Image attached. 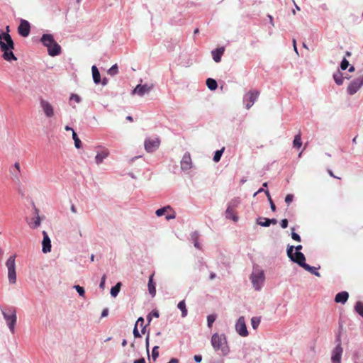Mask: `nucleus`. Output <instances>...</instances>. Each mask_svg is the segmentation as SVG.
Here are the masks:
<instances>
[{
    "label": "nucleus",
    "mask_w": 363,
    "mask_h": 363,
    "mask_svg": "<svg viewBox=\"0 0 363 363\" xmlns=\"http://www.w3.org/2000/svg\"><path fill=\"white\" fill-rule=\"evenodd\" d=\"M294 246H288L286 250L287 256L294 262L298 264L300 267H303L305 270L308 271L311 274L320 277V274L318 272V267H311L306 263V258L302 252L293 253Z\"/></svg>",
    "instance_id": "f257e3e1"
},
{
    "label": "nucleus",
    "mask_w": 363,
    "mask_h": 363,
    "mask_svg": "<svg viewBox=\"0 0 363 363\" xmlns=\"http://www.w3.org/2000/svg\"><path fill=\"white\" fill-rule=\"evenodd\" d=\"M0 48L4 52L3 58L5 60L11 61L17 60L12 51L14 48L13 41L8 33L2 32L0 33Z\"/></svg>",
    "instance_id": "f03ea898"
},
{
    "label": "nucleus",
    "mask_w": 363,
    "mask_h": 363,
    "mask_svg": "<svg viewBox=\"0 0 363 363\" xmlns=\"http://www.w3.org/2000/svg\"><path fill=\"white\" fill-rule=\"evenodd\" d=\"M211 344L213 350L223 356H226L230 353L227 337L223 333H216L213 334L211 338Z\"/></svg>",
    "instance_id": "7ed1b4c3"
},
{
    "label": "nucleus",
    "mask_w": 363,
    "mask_h": 363,
    "mask_svg": "<svg viewBox=\"0 0 363 363\" xmlns=\"http://www.w3.org/2000/svg\"><path fill=\"white\" fill-rule=\"evenodd\" d=\"M249 279L255 291H261L264 285L266 280V276L264 269L257 264L254 265L252 272L249 277Z\"/></svg>",
    "instance_id": "20e7f679"
},
{
    "label": "nucleus",
    "mask_w": 363,
    "mask_h": 363,
    "mask_svg": "<svg viewBox=\"0 0 363 363\" xmlns=\"http://www.w3.org/2000/svg\"><path fill=\"white\" fill-rule=\"evenodd\" d=\"M1 311L10 332L13 334L17 321L16 308L11 306L6 308H1Z\"/></svg>",
    "instance_id": "39448f33"
},
{
    "label": "nucleus",
    "mask_w": 363,
    "mask_h": 363,
    "mask_svg": "<svg viewBox=\"0 0 363 363\" xmlns=\"http://www.w3.org/2000/svg\"><path fill=\"white\" fill-rule=\"evenodd\" d=\"M40 40L42 43L48 48V54L50 56H56L61 52V47L54 40L52 35L44 34Z\"/></svg>",
    "instance_id": "423d86ee"
},
{
    "label": "nucleus",
    "mask_w": 363,
    "mask_h": 363,
    "mask_svg": "<svg viewBox=\"0 0 363 363\" xmlns=\"http://www.w3.org/2000/svg\"><path fill=\"white\" fill-rule=\"evenodd\" d=\"M15 259L16 255H12L6 262V266L8 269V279L10 284H15L16 282Z\"/></svg>",
    "instance_id": "0eeeda50"
},
{
    "label": "nucleus",
    "mask_w": 363,
    "mask_h": 363,
    "mask_svg": "<svg viewBox=\"0 0 363 363\" xmlns=\"http://www.w3.org/2000/svg\"><path fill=\"white\" fill-rule=\"evenodd\" d=\"M160 145V140L158 138H148L145 140L144 146L147 152H153Z\"/></svg>",
    "instance_id": "6e6552de"
},
{
    "label": "nucleus",
    "mask_w": 363,
    "mask_h": 363,
    "mask_svg": "<svg viewBox=\"0 0 363 363\" xmlns=\"http://www.w3.org/2000/svg\"><path fill=\"white\" fill-rule=\"evenodd\" d=\"M363 86V75L354 79L347 86V93L353 95Z\"/></svg>",
    "instance_id": "1a4fd4ad"
},
{
    "label": "nucleus",
    "mask_w": 363,
    "mask_h": 363,
    "mask_svg": "<svg viewBox=\"0 0 363 363\" xmlns=\"http://www.w3.org/2000/svg\"><path fill=\"white\" fill-rule=\"evenodd\" d=\"M235 330L242 337H247L249 334L247 329L245 318L240 316L235 323Z\"/></svg>",
    "instance_id": "9d476101"
},
{
    "label": "nucleus",
    "mask_w": 363,
    "mask_h": 363,
    "mask_svg": "<svg viewBox=\"0 0 363 363\" xmlns=\"http://www.w3.org/2000/svg\"><path fill=\"white\" fill-rule=\"evenodd\" d=\"M155 214L160 217L165 216L167 220L174 218L176 213L170 206H167L156 211Z\"/></svg>",
    "instance_id": "9b49d317"
},
{
    "label": "nucleus",
    "mask_w": 363,
    "mask_h": 363,
    "mask_svg": "<svg viewBox=\"0 0 363 363\" xmlns=\"http://www.w3.org/2000/svg\"><path fill=\"white\" fill-rule=\"evenodd\" d=\"M259 91L257 90L250 91L244 97V100L246 101V108H250L254 103L258 99Z\"/></svg>",
    "instance_id": "f8f14e48"
},
{
    "label": "nucleus",
    "mask_w": 363,
    "mask_h": 363,
    "mask_svg": "<svg viewBox=\"0 0 363 363\" xmlns=\"http://www.w3.org/2000/svg\"><path fill=\"white\" fill-rule=\"evenodd\" d=\"M40 104L45 115L48 118H51L54 116L53 106L49 101L42 99H40Z\"/></svg>",
    "instance_id": "ddd939ff"
},
{
    "label": "nucleus",
    "mask_w": 363,
    "mask_h": 363,
    "mask_svg": "<svg viewBox=\"0 0 363 363\" xmlns=\"http://www.w3.org/2000/svg\"><path fill=\"white\" fill-rule=\"evenodd\" d=\"M92 79L95 84H101L103 86L106 85L108 82L106 77H104L102 79H101L99 71L96 66H92Z\"/></svg>",
    "instance_id": "4468645a"
},
{
    "label": "nucleus",
    "mask_w": 363,
    "mask_h": 363,
    "mask_svg": "<svg viewBox=\"0 0 363 363\" xmlns=\"http://www.w3.org/2000/svg\"><path fill=\"white\" fill-rule=\"evenodd\" d=\"M153 86L152 85H147V84H138L136 86V87L132 91V94H138L140 96H144L145 94L150 92Z\"/></svg>",
    "instance_id": "2eb2a0df"
},
{
    "label": "nucleus",
    "mask_w": 363,
    "mask_h": 363,
    "mask_svg": "<svg viewBox=\"0 0 363 363\" xmlns=\"http://www.w3.org/2000/svg\"><path fill=\"white\" fill-rule=\"evenodd\" d=\"M342 352V347H341V344L339 342L333 351L331 357L333 363H341V357Z\"/></svg>",
    "instance_id": "dca6fc26"
},
{
    "label": "nucleus",
    "mask_w": 363,
    "mask_h": 363,
    "mask_svg": "<svg viewBox=\"0 0 363 363\" xmlns=\"http://www.w3.org/2000/svg\"><path fill=\"white\" fill-rule=\"evenodd\" d=\"M238 204L237 201H232L225 211V217L228 219H232L233 221H237L238 218L235 213V208Z\"/></svg>",
    "instance_id": "f3484780"
},
{
    "label": "nucleus",
    "mask_w": 363,
    "mask_h": 363,
    "mask_svg": "<svg viewBox=\"0 0 363 363\" xmlns=\"http://www.w3.org/2000/svg\"><path fill=\"white\" fill-rule=\"evenodd\" d=\"M43 239L42 241V252L43 253H48L51 251V240L48 235V233L43 230Z\"/></svg>",
    "instance_id": "a211bd4d"
},
{
    "label": "nucleus",
    "mask_w": 363,
    "mask_h": 363,
    "mask_svg": "<svg viewBox=\"0 0 363 363\" xmlns=\"http://www.w3.org/2000/svg\"><path fill=\"white\" fill-rule=\"evenodd\" d=\"M18 30L21 36L27 37L30 30V23L26 20H21Z\"/></svg>",
    "instance_id": "6ab92c4d"
},
{
    "label": "nucleus",
    "mask_w": 363,
    "mask_h": 363,
    "mask_svg": "<svg viewBox=\"0 0 363 363\" xmlns=\"http://www.w3.org/2000/svg\"><path fill=\"white\" fill-rule=\"evenodd\" d=\"M192 167V161L189 152H186L181 160V168L183 170H189Z\"/></svg>",
    "instance_id": "aec40b11"
},
{
    "label": "nucleus",
    "mask_w": 363,
    "mask_h": 363,
    "mask_svg": "<svg viewBox=\"0 0 363 363\" xmlns=\"http://www.w3.org/2000/svg\"><path fill=\"white\" fill-rule=\"evenodd\" d=\"M108 155V151L105 147H98L96 150V155L95 157V162L97 164L102 162L103 160Z\"/></svg>",
    "instance_id": "412c9836"
},
{
    "label": "nucleus",
    "mask_w": 363,
    "mask_h": 363,
    "mask_svg": "<svg viewBox=\"0 0 363 363\" xmlns=\"http://www.w3.org/2000/svg\"><path fill=\"white\" fill-rule=\"evenodd\" d=\"M349 298V294L347 291H341L336 294L335 297V301L336 303H340L345 304Z\"/></svg>",
    "instance_id": "4be33fe9"
},
{
    "label": "nucleus",
    "mask_w": 363,
    "mask_h": 363,
    "mask_svg": "<svg viewBox=\"0 0 363 363\" xmlns=\"http://www.w3.org/2000/svg\"><path fill=\"white\" fill-rule=\"evenodd\" d=\"M257 223L263 227H268L270 224L276 225L277 223V220L276 219L259 218L257 220Z\"/></svg>",
    "instance_id": "5701e85b"
},
{
    "label": "nucleus",
    "mask_w": 363,
    "mask_h": 363,
    "mask_svg": "<svg viewBox=\"0 0 363 363\" xmlns=\"http://www.w3.org/2000/svg\"><path fill=\"white\" fill-rule=\"evenodd\" d=\"M224 51H225L224 48H217L211 52L213 59L216 62H220L221 57L223 55Z\"/></svg>",
    "instance_id": "b1692460"
},
{
    "label": "nucleus",
    "mask_w": 363,
    "mask_h": 363,
    "mask_svg": "<svg viewBox=\"0 0 363 363\" xmlns=\"http://www.w3.org/2000/svg\"><path fill=\"white\" fill-rule=\"evenodd\" d=\"M154 274H151L148 280V291L152 297H154L156 294L155 283L153 281Z\"/></svg>",
    "instance_id": "393cba45"
},
{
    "label": "nucleus",
    "mask_w": 363,
    "mask_h": 363,
    "mask_svg": "<svg viewBox=\"0 0 363 363\" xmlns=\"http://www.w3.org/2000/svg\"><path fill=\"white\" fill-rule=\"evenodd\" d=\"M206 84L208 88L211 91L216 90L218 87L216 81L212 78H208Z\"/></svg>",
    "instance_id": "a878e982"
},
{
    "label": "nucleus",
    "mask_w": 363,
    "mask_h": 363,
    "mask_svg": "<svg viewBox=\"0 0 363 363\" xmlns=\"http://www.w3.org/2000/svg\"><path fill=\"white\" fill-rule=\"evenodd\" d=\"M28 224L33 225L35 227L40 225V218L37 212H35L33 217L30 218Z\"/></svg>",
    "instance_id": "bb28decb"
},
{
    "label": "nucleus",
    "mask_w": 363,
    "mask_h": 363,
    "mask_svg": "<svg viewBox=\"0 0 363 363\" xmlns=\"http://www.w3.org/2000/svg\"><path fill=\"white\" fill-rule=\"evenodd\" d=\"M177 307L182 311V316L185 318L188 313L185 301L183 300L179 302Z\"/></svg>",
    "instance_id": "cd10ccee"
},
{
    "label": "nucleus",
    "mask_w": 363,
    "mask_h": 363,
    "mask_svg": "<svg viewBox=\"0 0 363 363\" xmlns=\"http://www.w3.org/2000/svg\"><path fill=\"white\" fill-rule=\"evenodd\" d=\"M293 145L294 147L300 148L302 145V141H301V135L299 132L297 135H295L294 141H293Z\"/></svg>",
    "instance_id": "c85d7f7f"
},
{
    "label": "nucleus",
    "mask_w": 363,
    "mask_h": 363,
    "mask_svg": "<svg viewBox=\"0 0 363 363\" xmlns=\"http://www.w3.org/2000/svg\"><path fill=\"white\" fill-rule=\"evenodd\" d=\"M121 283L118 282L111 289V295L113 297H116L120 292Z\"/></svg>",
    "instance_id": "c756f323"
},
{
    "label": "nucleus",
    "mask_w": 363,
    "mask_h": 363,
    "mask_svg": "<svg viewBox=\"0 0 363 363\" xmlns=\"http://www.w3.org/2000/svg\"><path fill=\"white\" fill-rule=\"evenodd\" d=\"M354 311L363 318V302L357 301L354 305Z\"/></svg>",
    "instance_id": "7c9ffc66"
},
{
    "label": "nucleus",
    "mask_w": 363,
    "mask_h": 363,
    "mask_svg": "<svg viewBox=\"0 0 363 363\" xmlns=\"http://www.w3.org/2000/svg\"><path fill=\"white\" fill-rule=\"evenodd\" d=\"M333 78L335 83L338 85H341L343 83L342 74L340 72H337L333 74Z\"/></svg>",
    "instance_id": "2f4dec72"
},
{
    "label": "nucleus",
    "mask_w": 363,
    "mask_h": 363,
    "mask_svg": "<svg viewBox=\"0 0 363 363\" xmlns=\"http://www.w3.org/2000/svg\"><path fill=\"white\" fill-rule=\"evenodd\" d=\"M261 322L260 317H252L251 318V325L254 330H257Z\"/></svg>",
    "instance_id": "473e14b6"
},
{
    "label": "nucleus",
    "mask_w": 363,
    "mask_h": 363,
    "mask_svg": "<svg viewBox=\"0 0 363 363\" xmlns=\"http://www.w3.org/2000/svg\"><path fill=\"white\" fill-rule=\"evenodd\" d=\"M224 150H225V147H223L222 149L217 150L215 152V155H214V157L213 159L215 162H218L220 161V157H221Z\"/></svg>",
    "instance_id": "72a5a7b5"
},
{
    "label": "nucleus",
    "mask_w": 363,
    "mask_h": 363,
    "mask_svg": "<svg viewBox=\"0 0 363 363\" xmlns=\"http://www.w3.org/2000/svg\"><path fill=\"white\" fill-rule=\"evenodd\" d=\"M72 138L74 140L75 147L77 149H79L81 147L82 143H81V140H79V138H78L77 133H75V131H73Z\"/></svg>",
    "instance_id": "f704fd0d"
},
{
    "label": "nucleus",
    "mask_w": 363,
    "mask_h": 363,
    "mask_svg": "<svg viewBox=\"0 0 363 363\" xmlns=\"http://www.w3.org/2000/svg\"><path fill=\"white\" fill-rule=\"evenodd\" d=\"M216 319V315L215 314H211L207 316V324L208 328H211L213 323Z\"/></svg>",
    "instance_id": "c9c22d12"
},
{
    "label": "nucleus",
    "mask_w": 363,
    "mask_h": 363,
    "mask_svg": "<svg viewBox=\"0 0 363 363\" xmlns=\"http://www.w3.org/2000/svg\"><path fill=\"white\" fill-rule=\"evenodd\" d=\"M118 66L117 65H113L108 70V73L111 75V76H114L116 75L117 73H118Z\"/></svg>",
    "instance_id": "e433bc0d"
},
{
    "label": "nucleus",
    "mask_w": 363,
    "mask_h": 363,
    "mask_svg": "<svg viewBox=\"0 0 363 363\" xmlns=\"http://www.w3.org/2000/svg\"><path fill=\"white\" fill-rule=\"evenodd\" d=\"M74 288L76 289V291L78 292L79 295L80 296H84L85 294L84 289L79 286V285H74Z\"/></svg>",
    "instance_id": "4c0bfd02"
},
{
    "label": "nucleus",
    "mask_w": 363,
    "mask_h": 363,
    "mask_svg": "<svg viewBox=\"0 0 363 363\" xmlns=\"http://www.w3.org/2000/svg\"><path fill=\"white\" fill-rule=\"evenodd\" d=\"M158 350H159L158 346H155L152 349V357L153 360H156V359L159 357Z\"/></svg>",
    "instance_id": "58836bf2"
},
{
    "label": "nucleus",
    "mask_w": 363,
    "mask_h": 363,
    "mask_svg": "<svg viewBox=\"0 0 363 363\" xmlns=\"http://www.w3.org/2000/svg\"><path fill=\"white\" fill-rule=\"evenodd\" d=\"M136 327H140V328H143V327H145V325H144V318H142V317H140L136 323H135V325Z\"/></svg>",
    "instance_id": "ea45409f"
},
{
    "label": "nucleus",
    "mask_w": 363,
    "mask_h": 363,
    "mask_svg": "<svg viewBox=\"0 0 363 363\" xmlns=\"http://www.w3.org/2000/svg\"><path fill=\"white\" fill-rule=\"evenodd\" d=\"M349 67V62L345 58L340 64V67L342 70H345Z\"/></svg>",
    "instance_id": "a19ab883"
},
{
    "label": "nucleus",
    "mask_w": 363,
    "mask_h": 363,
    "mask_svg": "<svg viewBox=\"0 0 363 363\" xmlns=\"http://www.w3.org/2000/svg\"><path fill=\"white\" fill-rule=\"evenodd\" d=\"M293 199H294L293 194H287L286 196L285 197V202L289 206L293 201Z\"/></svg>",
    "instance_id": "79ce46f5"
},
{
    "label": "nucleus",
    "mask_w": 363,
    "mask_h": 363,
    "mask_svg": "<svg viewBox=\"0 0 363 363\" xmlns=\"http://www.w3.org/2000/svg\"><path fill=\"white\" fill-rule=\"evenodd\" d=\"M197 236L198 234L196 232L191 235L192 239L194 240V246L198 249H201L199 243L196 240Z\"/></svg>",
    "instance_id": "37998d69"
},
{
    "label": "nucleus",
    "mask_w": 363,
    "mask_h": 363,
    "mask_svg": "<svg viewBox=\"0 0 363 363\" xmlns=\"http://www.w3.org/2000/svg\"><path fill=\"white\" fill-rule=\"evenodd\" d=\"M70 103L72 104V102L74 101H75L76 103H79L80 102V97L78 96V95H76V94H72L70 97Z\"/></svg>",
    "instance_id": "c03bdc74"
},
{
    "label": "nucleus",
    "mask_w": 363,
    "mask_h": 363,
    "mask_svg": "<svg viewBox=\"0 0 363 363\" xmlns=\"http://www.w3.org/2000/svg\"><path fill=\"white\" fill-rule=\"evenodd\" d=\"M291 238L294 240H296L298 242H300L301 241V237L298 234H297L296 233H294V232H292L291 233Z\"/></svg>",
    "instance_id": "a18cd8bd"
},
{
    "label": "nucleus",
    "mask_w": 363,
    "mask_h": 363,
    "mask_svg": "<svg viewBox=\"0 0 363 363\" xmlns=\"http://www.w3.org/2000/svg\"><path fill=\"white\" fill-rule=\"evenodd\" d=\"M133 335H134V337H135V338H137V337H141V335H140V334L139 333V331H138V327H136L135 325V327H134V328H133Z\"/></svg>",
    "instance_id": "49530a36"
},
{
    "label": "nucleus",
    "mask_w": 363,
    "mask_h": 363,
    "mask_svg": "<svg viewBox=\"0 0 363 363\" xmlns=\"http://www.w3.org/2000/svg\"><path fill=\"white\" fill-rule=\"evenodd\" d=\"M302 249V245H299L296 247H294L293 253H298L301 252L300 250Z\"/></svg>",
    "instance_id": "de8ad7c7"
},
{
    "label": "nucleus",
    "mask_w": 363,
    "mask_h": 363,
    "mask_svg": "<svg viewBox=\"0 0 363 363\" xmlns=\"http://www.w3.org/2000/svg\"><path fill=\"white\" fill-rule=\"evenodd\" d=\"M105 281H106V276H105V275H104V276L102 277V278H101V283H100V284H99V287H100L101 289H102L104 288V286H105Z\"/></svg>",
    "instance_id": "09e8293b"
},
{
    "label": "nucleus",
    "mask_w": 363,
    "mask_h": 363,
    "mask_svg": "<svg viewBox=\"0 0 363 363\" xmlns=\"http://www.w3.org/2000/svg\"><path fill=\"white\" fill-rule=\"evenodd\" d=\"M194 360H195V362H196L199 363V362H201V360H202V357H201V355H200V354H197V355H195V356L194 357Z\"/></svg>",
    "instance_id": "8fccbe9b"
},
{
    "label": "nucleus",
    "mask_w": 363,
    "mask_h": 363,
    "mask_svg": "<svg viewBox=\"0 0 363 363\" xmlns=\"http://www.w3.org/2000/svg\"><path fill=\"white\" fill-rule=\"evenodd\" d=\"M149 339H150V335L148 334L145 338V345H146V349H147V353H149Z\"/></svg>",
    "instance_id": "3c124183"
},
{
    "label": "nucleus",
    "mask_w": 363,
    "mask_h": 363,
    "mask_svg": "<svg viewBox=\"0 0 363 363\" xmlns=\"http://www.w3.org/2000/svg\"><path fill=\"white\" fill-rule=\"evenodd\" d=\"M108 314V309L107 308H104L101 313V318H105Z\"/></svg>",
    "instance_id": "603ef678"
},
{
    "label": "nucleus",
    "mask_w": 363,
    "mask_h": 363,
    "mask_svg": "<svg viewBox=\"0 0 363 363\" xmlns=\"http://www.w3.org/2000/svg\"><path fill=\"white\" fill-rule=\"evenodd\" d=\"M288 225V220L287 219H283L281 221V227H287Z\"/></svg>",
    "instance_id": "864d4df0"
},
{
    "label": "nucleus",
    "mask_w": 363,
    "mask_h": 363,
    "mask_svg": "<svg viewBox=\"0 0 363 363\" xmlns=\"http://www.w3.org/2000/svg\"><path fill=\"white\" fill-rule=\"evenodd\" d=\"M133 363H145V360L144 358H140L139 359L134 361Z\"/></svg>",
    "instance_id": "5fc2aeb1"
},
{
    "label": "nucleus",
    "mask_w": 363,
    "mask_h": 363,
    "mask_svg": "<svg viewBox=\"0 0 363 363\" xmlns=\"http://www.w3.org/2000/svg\"><path fill=\"white\" fill-rule=\"evenodd\" d=\"M293 46H294V49L295 52L298 54V50H297V48H296V41L295 39H293Z\"/></svg>",
    "instance_id": "6e6d98bb"
},
{
    "label": "nucleus",
    "mask_w": 363,
    "mask_h": 363,
    "mask_svg": "<svg viewBox=\"0 0 363 363\" xmlns=\"http://www.w3.org/2000/svg\"><path fill=\"white\" fill-rule=\"evenodd\" d=\"M14 167L18 171V172H20V164L18 162H16L14 164Z\"/></svg>",
    "instance_id": "4d7b16f0"
},
{
    "label": "nucleus",
    "mask_w": 363,
    "mask_h": 363,
    "mask_svg": "<svg viewBox=\"0 0 363 363\" xmlns=\"http://www.w3.org/2000/svg\"><path fill=\"white\" fill-rule=\"evenodd\" d=\"M169 363H179V360L176 358H172Z\"/></svg>",
    "instance_id": "13d9d810"
},
{
    "label": "nucleus",
    "mask_w": 363,
    "mask_h": 363,
    "mask_svg": "<svg viewBox=\"0 0 363 363\" xmlns=\"http://www.w3.org/2000/svg\"><path fill=\"white\" fill-rule=\"evenodd\" d=\"M71 211L72 213H77V209H76L74 205H73V204L71 206Z\"/></svg>",
    "instance_id": "bf43d9fd"
},
{
    "label": "nucleus",
    "mask_w": 363,
    "mask_h": 363,
    "mask_svg": "<svg viewBox=\"0 0 363 363\" xmlns=\"http://www.w3.org/2000/svg\"><path fill=\"white\" fill-rule=\"evenodd\" d=\"M328 174H330V177H335V178H337V177H335L334 175L333 172L330 169H328Z\"/></svg>",
    "instance_id": "052dcab7"
},
{
    "label": "nucleus",
    "mask_w": 363,
    "mask_h": 363,
    "mask_svg": "<svg viewBox=\"0 0 363 363\" xmlns=\"http://www.w3.org/2000/svg\"><path fill=\"white\" fill-rule=\"evenodd\" d=\"M65 129L67 130V131H72L73 133V131H74L71 127L67 125L65 126Z\"/></svg>",
    "instance_id": "680f3d73"
},
{
    "label": "nucleus",
    "mask_w": 363,
    "mask_h": 363,
    "mask_svg": "<svg viewBox=\"0 0 363 363\" xmlns=\"http://www.w3.org/2000/svg\"><path fill=\"white\" fill-rule=\"evenodd\" d=\"M152 315L156 317V318H158L159 317V313L158 311H152Z\"/></svg>",
    "instance_id": "e2e57ef3"
},
{
    "label": "nucleus",
    "mask_w": 363,
    "mask_h": 363,
    "mask_svg": "<svg viewBox=\"0 0 363 363\" xmlns=\"http://www.w3.org/2000/svg\"><path fill=\"white\" fill-rule=\"evenodd\" d=\"M215 277H216V274L215 273H211L210 279H213Z\"/></svg>",
    "instance_id": "0e129e2a"
},
{
    "label": "nucleus",
    "mask_w": 363,
    "mask_h": 363,
    "mask_svg": "<svg viewBox=\"0 0 363 363\" xmlns=\"http://www.w3.org/2000/svg\"><path fill=\"white\" fill-rule=\"evenodd\" d=\"M354 71V66H351L350 68H349V72H352Z\"/></svg>",
    "instance_id": "69168bd1"
},
{
    "label": "nucleus",
    "mask_w": 363,
    "mask_h": 363,
    "mask_svg": "<svg viewBox=\"0 0 363 363\" xmlns=\"http://www.w3.org/2000/svg\"><path fill=\"white\" fill-rule=\"evenodd\" d=\"M271 208L273 211H274L275 209V205L274 204V203L271 201Z\"/></svg>",
    "instance_id": "338daca9"
},
{
    "label": "nucleus",
    "mask_w": 363,
    "mask_h": 363,
    "mask_svg": "<svg viewBox=\"0 0 363 363\" xmlns=\"http://www.w3.org/2000/svg\"><path fill=\"white\" fill-rule=\"evenodd\" d=\"M127 345V341L125 340H123L122 341V346L123 347H125V345Z\"/></svg>",
    "instance_id": "774afa93"
}]
</instances>
